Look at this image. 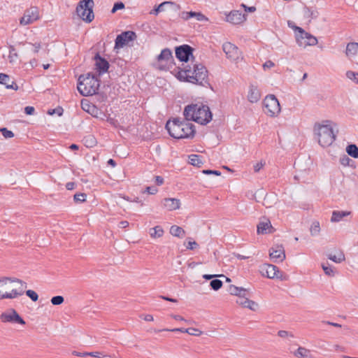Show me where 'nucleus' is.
Returning <instances> with one entry per match:
<instances>
[{"label": "nucleus", "mask_w": 358, "mask_h": 358, "mask_svg": "<svg viewBox=\"0 0 358 358\" xmlns=\"http://www.w3.org/2000/svg\"><path fill=\"white\" fill-rule=\"evenodd\" d=\"M162 204L165 208L169 210H174L178 209L180 206V201L179 199L174 198H166L162 201Z\"/></svg>", "instance_id": "obj_20"}, {"label": "nucleus", "mask_w": 358, "mask_h": 358, "mask_svg": "<svg viewBox=\"0 0 358 358\" xmlns=\"http://www.w3.org/2000/svg\"><path fill=\"white\" fill-rule=\"evenodd\" d=\"M320 231V223L317 221H315L312 223L310 231L312 236H317Z\"/></svg>", "instance_id": "obj_37"}, {"label": "nucleus", "mask_w": 358, "mask_h": 358, "mask_svg": "<svg viewBox=\"0 0 358 358\" xmlns=\"http://www.w3.org/2000/svg\"><path fill=\"white\" fill-rule=\"evenodd\" d=\"M340 162L342 165L348 166H351L352 164L354 163L353 160L350 159L346 155H344L343 157H341Z\"/></svg>", "instance_id": "obj_43"}, {"label": "nucleus", "mask_w": 358, "mask_h": 358, "mask_svg": "<svg viewBox=\"0 0 358 358\" xmlns=\"http://www.w3.org/2000/svg\"><path fill=\"white\" fill-rule=\"evenodd\" d=\"M26 295L29 296L33 301H36L38 299V294L31 289H29L26 292Z\"/></svg>", "instance_id": "obj_48"}, {"label": "nucleus", "mask_w": 358, "mask_h": 358, "mask_svg": "<svg viewBox=\"0 0 358 358\" xmlns=\"http://www.w3.org/2000/svg\"><path fill=\"white\" fill-rule=\"evenodd\" d=\"M296 357L302 358H313L310 351L305 348L299 347L295 352Z\"/></svg>", "instance_id": "obj_30"}, {"label": "nucleus", "mask_w": 358, "mask_h": 358, "mask_svg": "<svg viewBox=\"0 0 358 358\" xmlns=\"http://www.w3.org/2000/svg\"><path fill=\"white\" fill-rule=\"evenodd\" d=\"M222 50L227 57L231 61H237L241 57L238 48L230 42L224 43L222 45Z\"/></svg>", "instance_id": "obj_11"}, {"label": "nucleus", "mask_w": 358, "mask_h": 358, "mask_svg": "<svg viewBox=\"0 0 358 358\" xmlns=\"http://www.w3.org/2000/svg\"><path fill=\"white\" fill-rule=\"evenodd\" d=\"M246 20L245 15L238 10H233L227 15V21L234 24H239Z\"/></svg>", "instance_id": "obj_18"}, {"label": "nucleus", "mask_w": 358, "mask_h": 358, "mask_svg": "<svg viewBox=\"0 0 358 358\" xmlns=\"http://www.w3.org/2000/svg\"><path fill=\"white\" fill-rule=\"evenodd\" d=\"M93 6V0H80L76 7L78 16L87 22H91L94 17Z\"/></svg>", "instance_id": "obj_8"}, {"label": "nucleus", "mask_w": 358, "mask_h": 358, "mask_svg": "<svg viewBox=\"0 0 358 358\" xmlns=\"http://www.w3.org/2000/svg\"><path fill=\"white\" fill-rule=\"evenodd\" d=\"M106 121H107L109 124H111V125H113V126L116 127L117 120H116L115 118L111 117H110V116H106Z\"/></svg>", "instance_id": "obj_58"}, {"label": "nucleus", "mask_w": 358, "mask_h": 358, "mask_svg": "<svg viewBox=\"0 0 358 358\" xmlns=\"http://www.w3.org/2000/svg\"><path fill=\"white\" fill-rule=\"evenodd\" d=\"M86 194L85 193H77L74 195L73 199L76 202H84L86 200Z\"/></svg>", "instance_id": "obj_45"}, {"label": "nucleus", "mask_w": 358, "mask_h": 358, "mask_svg": "<svg viewBox=\"0 0 358 358\" xmlns=\"http://www.w3.org/2000/svg\"><path fill=\"white\" fill-rule=\"evenodd\" d=\"M155 182L157 185H162L164 183V178L162 176H157L155 177Z\"/></svg>", "instance_id": "obj_64"}, {"label": "nucleus", "mask_w": 358, "mask_h": 358, "mask_svg": "<svg viewBox=\"0 0 358 358\" xmlns=\"http://www.w3.org/2000/svg\"><path fill=\"white\" fill-rule=\"evenodd\" d=\"M27 283L17 278H4L0 280V291L3 299H15L24 294Z\"/></svg>", "instance_id": "obj_4"}, {"label": "nucleus", "mask_w": 358, "mask_h": 358, "mask_svg": "<svg viewBox=\"0 0 358 358\" xmlns=\"http://www.w3.org/2000/svg\"><path fill=\"white\" fill-rule=\"evenodd\" d=\"M265 113L271 117L277 116L280 112L278 99L273 94L267 95L264 100Z\"/></svg>", "instance_id": "obj_9"}, {"label": "nucleus", "mask_w": 358, "mask_h": 358, "mask_svg": "<svg viewBox=\"0 0 358 358\" xmlns=\"http://www.w3.org/2000/svg\"><path fill=\"white\" fill-rule=\"evenodd\" d=\"M278 334L281 338H285L288 336L293 337V335H292L289 332H288L287 331H284V330L279 331Z\"/></svg>", "instance_id": "obj_56"}, {"label": "nucleus", "mask_w": 358, "mask_h": 358, "mask_svg": "<svg viewBox=\"0 0 358 358\" xmlns=\"http://www.w3.org/2000/svg\"><path fill=\"white\" fill-rule=\"evenodd\" d=\"M222 282L218 279H213L210 282L211 288L215 291L220 289L222 287Z\"/></svg>", "instance_id": "obj_40"}, {"label": "nucleus", "mask_w": 358, "mask_h": 358, "mask_svg": "<svg viewBox=\"0 0 358 358\" xmlns=\"http://www.w3.org/2000/svg\"><path fill=\"white\" fill-rule=\"evenodd\" d=\"M327 257L337 264L341 263L345 259V255L341 250L338 251L336 254H328Z\"/></svg>", "instance_id": "obj_26"}, {"label": "nucleus", "mask_w": 358, "mask_h": 358, "mask_svg": "<svg viewBox=\"0 0 358 358\" xmlns=\"http://www.w3.org/2000/svg\"><path fill=\"white\" fill-rule=\"evenodd\" d=\"M124 8V4L122 1L114 3L111 13H115L117 10Z\"/></svg>", "instance_id": "obj_51"}, {"label": "nucleus", "mask_w": 358, "mask_h": 358, "mask_svg": "<svg viewBox=\"0 0 358 358\" xmlns=\"http://www.w3.org/2000/svg\"><path fill=\"white\" fill-rule=\"evenodd\" d=\"M199 246L198 243L193 241L192 238L188 239L187 245H186L187 249L194 250Z\"/></svg>", "instance_id": "obj_52"}, {"label": "nucleus", "mask_w": 358, "mask_h": 358, "mask_svg": "<svg viewBox=\"0 0 358 358\" xmlns=\"http://www.w3.org/2000/svg\"><path fill=\"white\" fill-rule=\"evenodd\" d=\"M0 84L4 85L7 89L17 90L18 86L11 80L10 76L5 73H0Z\"/></svg>", "instance_id": "obj_21"}, {"label": "nucleus", "mask_w": 358, "mask_h": 358, "mask_svg": "<svg viewBox=\"0 0 358 358\" xmlns=\"http://www.w3.org/2000/svg\"><path fill=\"white\" fill-rule=\"evenodd\" d=\"M158 189L155 186L147 187L144 192H147L149 194H155L157 192Z\"/></svg>", "instance_id": "obj_54"}, {"label": "nucleus", "mask_w": 358, "mask_h": 358, "mask_svg": "<svg viewBox=\"0 0 358 358\" xmlns=\"http://www.w3.org/2000/svg\"><path fill=\"white\" fill-rule=\"evenodd\" d=\"M350 214V211H339V210H334L332 212V216L331 218V221L332 222H340L344 217L348 216Z\"/></svg>", "instance_id": "obj_24"}, {"label": "nucleus", "mask_w": 358, "mask_h": 358, "mask_svg": "<svg viewBox=\"0 0 358 358\" xmlns=\"http://www.w3.org/2000/svg\"><path fill=\"white\" fill-rule=\"evenodd\" d=\"M346 76L350 80H354L356 83L358 84V73L348 71L346 73Z\"/></svg>", "instance_id": "obj_44"}, {"label": "nucleus", "mask_w": 358, "mask_h": 358, "mask_svg": "<svg viewBox=\"0 0 358 358\" xmlns=\"http://www.w3.org/2000/svg\"><path fill=\"white\" fill-rule=\"evenodd\" d=\"M100 80L90 73L81 75L78 78V90L83 96H91L97 93Z\"/></svg>", "instance_id": "obj_5"}, {"label": "nucleus", "mask_w": 358, "mask_h": 358, "mask_svg": "<svg viewBox=\"0 0 358 358\" xmlns=\"http://www.w3.org/2000/svg\"><path fill=\"white\" fill-rule=\"evenodd\" d=\"M189 15H190V17H196L199 21H203L206 19V17L201 13L190 11Z\"/></svg>", "instance_id": "obj_49"}, {"label": "nucleus", "mask_w": 358, "mask_h": 358, "mask_svg": "<svg viewBox=\"0 0 358 358\" xmlns=\"http://www.w3.org/2000/svg\"><path fill=\"white\" fill-rule=\"evenodd\" d=\"M93 117L100 118L101 120H104L105 117H106V114L103 113L102 112L99 111L97 109V112L93 111V110H91V113H90Z\"/></svg>", "instance_id": "obj_53"}, {"label": "nucleus", "mask_w": 358, "mask_h": 358, "mask_svg": "<svg viewBox=\"0 0 358 358\" xmlns=\"http://www.w3.org/2000/svg\"><path fill=\"white\" fill-rule=\"evenodd\" d=\"M269 256L274 262H282L285 259L284 248L282 245L273 247L269 250Z\"/></svg>", "instance_id": "obj_17"}, {"label": "nucleus", "mask_w": 358, "mask_h": 358, "mask_svg": "<svg viewBox=\"0 0 358 358\" xmlns=\"http://www.w3.org/2000/svg\"><path fill=\"white\" fill-rule=\"evenodd\" d=\"M35 111V109L33 106H26L24 108V113L27 115H33Z\"/></svg>", "instance_id": "obj_57"}, {"label": "nucleus", "mask_w": 358, "mask_h": 358, "mask_svg": "<svg viewBox=\"0 0 358 358\" xmlns=\"http://www.w3.org/2000/svg\"><path fill=\"white\" fill-rule=\"evenodd\" d=\"M85 145L87 147H94L96 144L95 138L92 136H89L85 138Z\"/></svg>", "instance_id": "obj_41"}, {"label": "nucleus", "mask_w": 358, "mask_h": 358, "mask_svg": "<svg viewBox=\"0 0 358 358\" xmlns=\"http://www.w3.org/2000/svg\"><path fill=\"white\" fill-rule=\"evenodd\" d=\"M288 24L289 27H292L295 31H298V33H296V40L300 47L306 48L308 45H315L317 43V39L315 36L306 32L299 27L295 25L292 26L290 22H289Z\"/></svg>", "instance_id": "obj_7"}, {"label": "nucleus", "mask_w": 358, "mask_h": 358, "mask_svg": "<svg viewBox=\"0 0 358 358\" xmlns=\"http://www.w3.org/2000/svg\"><path fill=\"white\" fill-rule=\"evenodd\" d=\"M72 355L78 357H87L91 356L96 358H103L105 355L101 352H79L77 351H73Z\"/></svg>", "instance_id": "obj_27"}, {"label": "nucleus", "mask_w": 358, "mask_h": 358, "mask_svg": "<svg viewBox=\"0 0 358 358\" xmlns=\"http://www.w3.org/2000/svg\"><path fill=\"white\" fill-rule=\"evenodd\" d=\"M94 59L96 62L95 64L96 70L100 74L108 71L109 69V63L106 59L101 57L99 54H96L94 57Z\"/></svg>", "instance_id": "obj_19"}, {"label": "nucleus", "mask_w": 358, "mask_h": 358, "mask_svg": "<svg viewBox=\"0 0 358 358\" xmlns=\"http://www.w3.org/2000/svg\"><path fill=\"white\" fill-rule=\"evenodd\" d=\"M136 35L132 31H127L117 36L115 41V48H120L125 45L129 41L135 40Z\"/></svg>", "instance_id": "obj_14"}, {"label": "nucleus", "mask_w": 358, "mask_h": 358, "mask_svg": "<svg viewBox=\"0 0 358 358\" xmlns=\"http://www.w3.org/2000/svg\"><path fill=\"white\" fill-rule=\"evenodd\" d=\"M328 122L326 121L325 124H316L314 127V134L318 143L324 148L331 145L336 139V134Z\"/></svg>", "instance_id": "obj_6"}, {"label": "nucleus", "mask_w": 358, "mask_h": 358, "mask_svg": "<svg viewBox=\"0 0 358 358\" xmlns=\"http://www.w3.org/2000/svg\"><path fill=\"white\" fill-rule=\"evenodd\" d=\"M185 333L192 335V336H200L202 334V331L198 329L195 328H188L185 329Z\"/></svg>", "instance_id": "obj_47"}, {"label": "nucleus", "mask_w": 358, "mask_h": 358, "mask_svg": "<svg viewBox=\"0 0 358 358\" xmlns=\"http://www.w3.org/2000/svg\"><path fill=\"white\" fill-rule=\"evenodd\" d=\"M261 273L263 276H266L268 278H280L282 275L278 268L273 264H264L261 267Z\"/></svg>", "instance_id": "obj_16"}, {"label": "nucleus", "mask_w": 358, "mask_h": 358, "mask_svg": "<svg viewBox=\"0 0 358 358\" xmlns=\"http://www.w3.org/2000/svg\"><path fill=\"white\" fill-rule=\"evenodd\" d=\"M261 94L257 87L250 85L248 95L249 101L251 103H256L259 100Z\"/></svg>", "instance_id": "obj_23"}, {"label": "nucleus", "mask_w": 358, "mask_h": 358, "mask_svg": "<svg viewBox=\"0 0 358 358\" xmlns=\"http://www.w3.org/2000/svg\"><path fill=\"white\" fill-rule=\"evenodd\" d=\"M8 58H9V62L10 63H13L14 62L16 59L17 58V53L16 52V50L15 48L10 45L9 47V55H8Z\"/></svg>", "instance_id": "obj_38"}, {"label": "nucleus", "mask_w": 358, "mask_h": 358, "mask_svg": "<svg viewBox=\"0 0 358 358\" xmlns=\"http://www.w3.org/2000/svg\"><path fill=\"white\" fill-rule=\"evenodd\" d=\"M50 301L52 305L58 306L63 303L64 299L62 296H55L51 299Z\"/></svg>", "instance_id": "obj_42"}, {"label": "nucleus", "mask_w": 358, "mask_h": 358, "mask_svg": "<svg viewBox=\"0 0 358 358\" xmlns=\"http://www.w3.org/2000/svg\"><path fill=\"white\" fill-rule=\"evenodd\" d=\"M183 115L186 120H192L206 125L212 120V113L206 105L190 104L185 107Z\"/></svg>", "instance_id": "obj_3"}, {"label": "nucleus", "mask_w": 358, "mask_h": 358, "mask_svg": "<svg viewBox=\"0 0 358 358\" xmlns=\"http://www.w3.org/2000/svg\"><path fill=\"white\" fill-rule=\"evenodd\" d=\"M150 234L151 237L159 238L164 234V230L160 226H156L150 229Z\"/></svg>", "instance_id": "obj_33"}, {"label": "nucleus", "mask_w": 358, "mask_h": 358, "mask_svg": "<svg viewBox=\"0 0 358 358\" xmlns=\"http://www.w3.org/2000/svg\"><path fill=\"white\" fill-rule=\"evenodd\" d=\"M173 61L172 52L169 48H164L157 56V62L159 63L158 68L161 70H167L169 69Z\"/></svg>", "instance_id": "obj_10"}, {"label": "nucleus", "mask_w": 358, "mask_h": 358, "mask_svg": "<svg viewBox=\"0 0 358 358\" xmlns=\"http://www.w3.org/2000/svg\"><path fill=\"white\" fill-rule=\"evenodd\" d=\"M0 131L1 132L2 135L6 138H13L14 136V134L12 131H10L7 129L6 128H1Z\"/></svg>", "instance_id": "obj_46"}, {"label": "nucleus", "mask_w": 358, "mask_h": 358, "mask_svg": "<svg viewBox=\"0 0 358 358\" xmlns=\"http://www.w3.org/2000/svg\"><path fill=\"white\" fill-rule=\"evenodd\" d=\"M347 153L354 157L358 158V147L355 144H350L346 148Z\"/></svg>", "instance_id": "obj_32"}, {"label": "nucleus", "mask_w": 358, "mask_h": 358, "mask_svg": "<svg viewBox=\"0 0 358 358\" xmlns=\"http://www.w3.org/2000/svg\"><path fill=\"white\" fill-rule=\"evenodd\" d=\"M322 269L324 270V273L327 275L334 276L335 271H334V268L333 266H331V265H329V264H327V265L322 264Z\"/></svg>", "instance_id": "obj_39"}, {"label": "nucleus", "mask_w": 358, "mask_h": 358, "mask_svg": "<svg viewBox=\"0 0 358 358\" xmlns=\"http://www.w3.org/2000/svg\"><path fill=\"white\" fill-rule=\"evenodd\" d=\"M194 49L189 45H182L176 48V57L181 62H187L192 56Z\"/></svg>", "instance_id": "obj_15"}, {"label": "nucleus", "mask_w": 358, "mask_h": 358, "mask_svg": "<svg viewBox=\"0 0 358 358\" xmlns=\"http://www.w3.org/2000/svg\"><path fill=\"white\" fill-rule=\"evenodd\" d=\"M236 303L244 308H248L254 311H255L258 308V304L256 302L248 299L247 297H241L240 299H238Z\"/></svg>", "instance_id": "obj_22"}, {"label": "nucleus", "mask_w": 358, "mask_h": 358, "mask_svg": "<svg viewBox=\"0 0 358 358\" xmlns=\"http://www.w3.org/2000/svg\"><path fill=\"white\" fill-rule=\"evenodd\" d=\"M243 292H237L238 293L236 294H235L236 296H238V299H240L241 297H246L248 290L243 288Z\"/></svg>", "instance_id": "obj_61"}, {"label": "nucleus", "mask_w": 358, "mask_h": 358, "mask_svg": "<svg viewBox=\"0 0 358 358\" xmlns=\"http://www.w3.org/2000/svg\"><path fill=\"white\" fill-rule=\"evenodd\" d=\"M228 292L231 295H235L238 293L237 292H243V287H236L235 285H231L229 287Z\"/></svg>", "instance_id": "obj_50"}, {"label": "nucleus", "mask_w": 358, "mask_h": 358, "mask_svg": "<svg viewBox=\"0 0 358 358\" xmlns=\"http://www.w3.org/2000/svg\"><path fill=\"white\" fill-rule=\"evenodd\" d=\"M272 226L271 224V222H260L257 226V233L258 234H268L271 233L272 231Z\"/></svg>", "instance_id": "obj_25"}, {"label": "nucleus", "mask_w": 358, "mask_h": 358, "mask_svg": "<svg viewBox=\"0 0 358 358\" xmlns=\"http://www.w3.org/2000/svg\"><path fill=\"white\" fill-rule=\"evenodd\" d=\"M82 108L87 113H91V110L97 112V108L94 105H90L87 101H81Z\"/></svg>", "instance_id": "obj_36"}, {"label": "nucleus", "mask_w": 358, "mask_h": 358, "mask_svg": "<svg viewBox=\"0 0 358 358\" xmlns=\"http://www.w3.org/2000/svg\"><path fill=\"white\" fill-rule=\"evenodd\" d=\"M189 164L193 166L199 167L203 164V162L201 159V156H199L198 155H194V154L190 155L189 156Z\"/></svg>", "instance_id": "obj_34"}, {"label": "nucleus", "mask_w": 358, "mask_h": 358, "mask_svg": "<svg viewBox=\"0 0 358 358\" xmlns=\"http://www.w3.org/2000/svg\"><path fill=\"white\" fill-rule=\"evenodd\" d=\"M0 319L2 322L16 323L20 324H25L24 320L20 316V315L13 309L9 311L4 312L0 315Z\"/></svg>", "instance_id": "obj_12"}, {"label": "nucleus", "mask_w": 358, "mask_h": 358, "mask_svg": "<svg viewBox=\"0 0 358 358\" xmlns=\"http://www.w3.org/2000/svg\"><path fill=\"white\" fill-rule=\"evenodd\" d=\"M189 12L183 11L180 14V17L184 20H187L191 18L190 15H189Z\"/></svg>", "instance_id": "obj_62"}, {"label": "nucleus", "mask_w": 358, "mask_h": 358, "mask_svg": "<svg viewBox=\"0 0 358 358\" xmlns=\"http://www.w3.org/2000/svg\"><path fill=\"white\" fill-rule=\"evenodd\" d=\"M358 52V43H349L347 45L345 54L348 57L355 56Z\"/></svg>", "instance_id": "obj_28"}, {"label": "nucleus", "mask_w": 358, "mask_h": 358, "mask_svg": "<svg viewBox=\"0 0 358 358\" xmlns=\"http://www.w3.org/2000/svg\"><path fill=\"white\" fill-rule=\"evenodd\" d=\"M243 292H237L238 293L236 294H235L236 296H238V299H240L241 297H246L248 290L243 288Z\"/></svg>", "instance_id": "obj_60"}, {"label": "nucleus", "mask_w": 358, "mask_h": 358, "mask_svg": "<svg viewBox=\"0 0 358 358\" xmlns=\"http://www.w3.org/2000/svg\"><path fill=\"white\" fill-rule=\"evenodd\" d=\"M203 173L204 174H206V175H210V174H213V175H215V176H220L221 175V172L217 171V170L206 169V170H203Z\"/></svg>", "instance_id": "obj_55"}, {"label": "nucleus", "mask_w": 358, "mask_h": 358, "mask_svg": "<svg viewBox=\"0 0 358 358\" xmlns=\"http://www.w3.org/2000/svg\"><path fill=\"white\" fill-rule=\"evenodd\" d=\"M274 65L275 64H274V63L272 61L268 60V61H266L264 64L263 67H264V69H271V68L273 67Z\"/></svg>", "instance_id": "obj_59"}, {"label": "nucleus", "mask_w": 358, "mask_h": 358, "mask_svg": "<svg viewBox=\"0 0 358 358\" xmlns=\"http://www.w3.org/2000/svg\"><path fill=\"white\" fill-rule=\"evenodd\" d=\"M168 4L173 5V2H172V1H164V2H162V3L158 5L157 7H155L154 9H152L150 12V14L154 15H157L159 13L164 10V7L166 5H168Z\"/></svg>", "instance_id": "obj_31"}, {"label": "nucleus", "mask_w": 358, "mask_h": 358, "mask_svg": "<svg viewBox=\"0 0 358 358\" xmlns=\"http://www.w3.org/2000/svg\"><path fill=\"white\" fill-rule=\"evenodd\" d=\"M39 18L38 10L36 7H31L25 10L24 15L20 19L22 25L32 24Z\"/></svg>", "instance_id": "obj_13"}, {"label": "nucleus", "mask_w": 358, "mask_h": 358, "mask_svg": "<svg viewBox=\"0 0 358 358\" xmlns=\"http://www.w3.org/2000/svg\"><path fill=\"white\" fill-rule=\"evenodd\" d=\"M304 15L308 18L315 19L317 17L318 12L315 9H312L306 6L304 8Z\"/></svg>", "instance_id": "obj_35"}, {"label": "nucleus", "mask_w": 358, "mask_h": 358, "mask_svg": "<svg viewBox=\"0 0 358 358\" xmlns=\"http://www.w3.org/2000/svg\"><path fill=\"white\" fill-rule=\"evenodd\" d=\"M170 234L176 237L183 238L185 236V231L182 227L173 225L170 228Z\"/></svg>", "instance_id": "obj_29"}, {"label": "nucleus", "mask_w": 358, "mask_h": 358, "mask_svg": "<svg viewBox=\"0 0 358 358\" xmlns=\"http://www.w3.org/2000/svg\"><path fill=\"white\" fill-rule=\"evenodd\" d=\"M177 78L180 80L189 82L193 84L206 86L209 85L208 71L206 68L201 64H195L192 69L189 65L184 67L177 73Z\"/></svg>", "instance_id": "obj_1"}, {"label": "nucleus", "mask_w": 358, "mask_h": 358, "mask_svg": "<svg viewBox=\"0 0 358 358\" xmlns=\"http://www.w3.org/2000/svg\"><path fill=\"white\" fill-rule=\"evenodd\" d=\"M264 163L263 164L262 162H258L257 163L255 166H254V171L255 172H258L260 171V169L264 166Z\"/></svg>", "instance_id": "obj_63"}, {"label": "nucleus", "mask_w": 358, "mask_h": 358, "mask_svg": "<svg viewBox=\"0 0 358 358\" xmlns=\"http://www.w3.org/2000/svg\"><path fill=\"white\" fill-rule=\"evenodd\" d=\"M190 120H181L179 117L167 121L166 129L169 135L177 139L192 138L196 133L194 125L189 122Z\"/></svg>", "instance_id": "obj_2"}]
</instances>
